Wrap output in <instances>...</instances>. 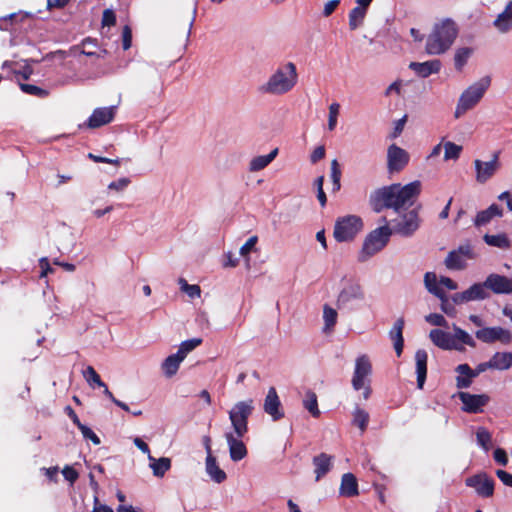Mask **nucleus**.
<instances>
[{
  "instance_id": "obj_1",
  "label": "nucleus",
  "mask_w": 512,
  "mask_h": 512,
  "mask_svg": "<svg viewBox=\"0 0 512 512\" xmlns=\"http://www.w3.org/2000/svg\"><path fill=\"white\" fill-rule=\"evenodd\" d=\"M421 193V182L415 180L404 186L392 184L375 190L370 195V204L375 212H381L384 208H391L396 212L412 206Z\"/></svg>"
},
{
  "instance_id": "obj_2",
  "label": "nucleus",
  "mask_w": 512,
  "mask_h": 512,
  "mask_svg": "<svg viewBox=\"0 0 512 512\" xmlns=\"http://www.w3.org/2000/svg\"><path fill=\"white\" fill-rule=\"evenodd\" d=\"M193 23L194 16H178L168 21L165 30L163 54L169 65L178 61L183 56Z\"/></svg>"
},
{
  "instance_id": "obj_3",
  "label": "nucleus",
  "mask_w": 512,
  "mask_h": 512,
  "mask_svg": "<svg viewBox=\"0 0 512 512\" xmlns=\"http://www.w3.org/2000/svg\"><path fill=\"white\" fill-rule=\"evenodd\" d=\"M459 35V26L452 18L435 22L426 38L425 52L428 55H442L454 44Z\"/></svg>"
},
{
  "instance_id": "obj_4",
  "label": "nucleus",
  "mask_w": 512,
  "mask_h": 512,
  "mask_svg": "<svg viewBox=\"0 0 512 512\" xmlns=\"http://www.w3.org/2000/svg\"><path fill=\"white\" fill-rule=\"evenodd\" d=\"M299 75L293 62L279 65L259 87V92L272 96H282L291 92L298 84Z\"/></svg>"
},
{
  "instance_id": "obj_5",
  "label": "nucleus",
  "mask_w": 512,
  "mask_h": 512,
  "mask_svg": "<svg viewBox=\"0 0 512 512\" xmlns=\"http://www.w3.org/2000/svg\"><path fill=\"white\" fill-rule=\"evenodd\" d=\"M491 85V77L484 76L477 82L468 86L460 95L454 117L456 119L462 117L467 111L472 110L484 97L486 91Z\"/></svg>"
},
{
  "instance_id": "obj_6",
  "label": "nucleus",
  "mask_w": 512,
  "mask_h": 512,
  "mask_svg": "<svg viewBox=\"0 0 512 512\" xmlns=\"http://www.w3.org/2000/svg\"><path fill=\"white\" fill-rule=\"evenodd\" d=\"M392 231L388 225L373 230L365 239L359 260L365 262L374 254L381 251L387 244Z\"/></svg>"
},
{
  "instance_id": "obj_7",
  "label": "nucleus",
  "mask_w": 512,
  "mask_h": 512,
  "mask_svg": "<svg viewBox=\"0 0 512 512\" xmlns=\"http://www.w3.org/2000/svg\"><path fill=\"white\" fill-rule=\"evenodd\" d=\"M254 410V401L247 399L237 402L229 411V419L233 432L243 437L248 432V418Z\"/></svg>"
},
{
  "instance_id": "obj_8",
  "label": "nucleus",
  "mask_w": 512,
  "mask_h": 512,
  "mask_svg": "<svg viewBox=\"0 0 512 512\" xmlns=\"http://www.w3.org/2000/svg\"><path fill=\"white\" fill-rule=\"evenodd\" d=\"M372 373V365L366 355L358 357L355 361V369L352 377V386L355 390L364 389L363 398L367 400L371 394L369 376Z\"/></svg>"
},
{
  "instance_id": "obj_9",
  "label": "nucleus",
  "mask_w": 512,
  "mask_h": 512,
  "mask_svg": "<svg viewBox=\"0 0 512 512\" xmlns=\"http://www.w3.org/2000/svg\"><path fill=\"white\" fill-rule=\"evenodd\" d=\"M421 223L422 219L418 209H412L400 214L399 217L394 220L393 227L390 229L392 234H397L402 237H411L420 228Z\"/></svg>"
},
{
  "instance_id": "obj_10",
  "label": "nucleus",
  "mask_w": 512,
  "mask_h": 512,
  "mask_svg": "<svg viewBox=\"0 0 512 512\" xmlns=\"http://www.w3.org/2000/svg\"><path fill=\"white\" fill-rule=\"evenodd\" d=\"M477 257L473 246L470 242L460 245L457 249L451 250L445 260L444 264L449 270L461 271L466 269L467 262Z\"/></svg>"
},
{
  "instance_id": "obj_11",
  "label": "nucleus",
  "mask_w": 512,
  "mask_h": 512,
  "mask_svg": "<svg viewBox=\"0 0 512 512\" xmlns=\"http://www.w3.org/2000/svg\"><path fill=\"white\" fill-rule=\"evenodd\" d=\"M362 229L360 217L348 215L336 221L334 238L339 242L349 241Z\"/></svg>"
},
{
  "instance_id": "obj_12",
  "label": "nucleus",
  "mask_w": 512,
  "mask_h": 512,
  "mask_svg": "<svg viewBox=\"0 0 512 512\" xmlns=\"http://www.w3.org/2000/svg\"><path fill=\"white\" fill-rule=\"evenodd\" d=\"M475 336L483 343L500 342L508 345L512 341V332L500 326L483 327L475 332Z\"/></svg>"
},
{
  "instance_id": "obj_13",
  "label": "nucleus",
  "mask_w": 512,
  "mask_h": 512,
  "mask_svg": "<svg viewBox=\"0 0 512 512\" xmlns=\"http://www.w3.org/2000/svg\"><path fill=\"white\" fill-rule=\"evenodd\" d=\"M409 153L397 146L391 144L387 149V169L389 173H398L402 171L409 163Z\"/></svg>"
},
{
  "instance_id": "obj_14",
  "label": "nucleus",
  "mask_w": 512,
  "mask_h": 512,
  "mask_svg": "<svg viewBox=\"0 0 512 512\" xmlns=\"http://www.w3.org/2000/svg\"><path fill=\"white\" fill-rule=\"evenodd\" d=\"M474 166L476 171V181L480 184L486 183L500 169L499 153H494L490 161H481L476 159L474 161Z\"/></svg>"
},
{
  "instance_id": "obj_15",
  "label": "nucleus",
  "mask_w": 512,
  "mask_h": 512,
  "mask_svg": "<svg viewBox=\"0 0 512 512\" xmlns=\"http://www.w3.org/2000/svg\"><path fill=\"white\" fill-rule=\"evenodd\" d=\"M490 297L485 281L482 283H475L467 290L455 293L452 295V302L457 305L467 303L475 300H484Z\"/></svg>"
},
{
  "instance_id": "obj_16",
  "label": "nucleus",
  "mask_w": 512,
  "mask_h": 512,
  "mask_svg": "<svg viewBox=\"0 0 512 512\" xmlns=\"http://www.w3.org/2000/svg\"><path fill=\"white\" fill-rule=\"evenodd\" d=\"M116 114V107H100L93 110L88 118L86 125L88 128L95 129L111 123Z\"/></svg>"
},
{
  "instance_id": "obj_17",
  "label": "nucleus",
  "mask_w": 512,
  "mask_h": 512,
  "mask_svg": "<svg viewBox=\"0 0 512 512\" xmlns=\"http://www.w3.org/2000/svg\"><path fill=\"white\" fill-rule=\"evenodd\" d=\"M458 397L463 403V410L468 413H480L488 403L489 397L485 394L476 395L468 392H459Z\"/></svg>"
},
{
  "instance_id": "obj_18",
  "label": "nucleus",
  "mask_w": 512,
  "mask_h": 512,
  "mask_svg": "<svg viewBox=\"0 0 512 512\" xmlns=\"http://www.w3.org/2000/svg\"><path fill=\"white\" fill-rule=\"evenodd\" d=\"M466 485L473 487L483 497H491L494 493V481L486 474L475 475L466 479Z\"/></svg>"
},
{
  "instance_id": "obj_19",
  "label": "nucleus",
  "mask_w": 512,
  "mask_h": 512,
  "mask_svg": "<svg viewBox=\"0 0 512 512\" xmlns=\"http://www.w3.org/2000/svg\"><path fill=\"white\" fill-rule=\"evenodd\" d=\"M485 285L495 294L512 293V279L500 274H489L485 279Z\"/></svg>"
},
{
  "instance_id": "obj_20",
  "label": "nucleus",
  "mask_w": 512,
  "mask_h": 512,
  "mask_svg": "<svg viewBox=\"0 0 512 512\" xmlns=\"http://www.w3.org/2000/svg\"><path fill=\"white\" fill-rule=\"evenodd\" d=\"M364 298V291L358 282H349L340 291L337 298V307L341 308L352 300H361Z\"/></svg>"
},
{
  "instance_id": "obj_21",
  "label": "nucleus",
  "mask_w": 512,
  "mask_h": 512,
  "mask_svg": "<svg viewBox=\"0 0 512 512\" xmlns=\"http://www.w3.org/2000/svg\"><path fill=\"white\" fill-rule=\"evenodd\" d=\"M280 406L281 402L276 389L274 387H270L264 400V411L269 414L274 421H277L284 417V413L280 409Z\"/></svg>"
},
{
  "instance_id": "obj_22",
  "label": "nucleus",
  "mask_w": 512,
  "mask_h": 512,
  "mask_svg": "<svg viewBox=\"0 0 512 512\" xmlns=\"http://www.w3.org/2000/svg\"><path fill=\"white\" fill-rule=\"evenodd\" d=\"M429 338L433 342L434 345L443 349V350H462V346L457 344L452 337V335L448 332H445L440 329H433L429 333Z\"/></svg>"
},
{
  "instance_id": "obj_23",
  "label": "nucleus",
  "mask_w": 512,
  "mask_h": 512,
  "mask_svg": "<svg viewBox=\"0 0 512 512\" xmlns=\"http://www.w3.org/2000/svg\"><path fill=\"white\" fill-rule=\"evenodd\" d=\"M241 438L242 437H238L234 432L225 434V439L229 446L230 458L234 462L240 461L247 456V448Z\"/></svg>"
},
{
  "instance_id": "obj_24",
  "label": "nucleus",
  "mask_w": 512,
  "mask_h": 512,
  "mask_svg": "<svg viewBox=\"0 0 512 512\" xmlns=\"http://www.w3.org/2000/svg\"><path fill=\"white\" fill-rule=\"evenodd\" d=\"M409 68L417 73L420 77L426 78L431 74L438 73L441 68V62L438 59L426 62H411Z\"/></svg>"
},
{
  "instance_id": "obj_25",
  "label": "nucleus",
  "mask_w": 512,
  "mask_h": 512,
  "mask_svg": "<svg viewBox=\"0 0 512 512\" xmlns=\"http://www.w3.org/2000/svg\"><path fill=\"white\" fill-rule=\"evenodd\" d=\"M493 25L500 33H507L512 29V0L508 2L504 11L497 16Z\"/></svg>"
},
{
  "instance_id": "obj_26",
  "label": "nucleus",
  "mask_w": 512,
  "mask_h": 512,
  "mask_svg": "<svg viewBox=\"0 0 512 512\" xmlns=\"http://www.w3.org/2000/svg\"><path fill=\"white\" fill-rule=\"evenodd\" d=\"M404 319L402 317L398 318L394 323L393 327L389 331V336L394 343V349L396 351L397 356H400L403 351L404 339H403V328H404Z\"/></svg>"
},
{
  "instance_id": "obj_27",
  "label": "nucleus",
  "mask_w": 512,
  "mask_h": 512,
  "mask_svg": "<svg viewBox=\"0 0 512 512\" xmlns=\"http://www.w3.org/2000/svg\"><path fill=\"white\" fill-rule=\"evenodd\" d=\"M427 353L425 350L419 349L415 353L417 386L423 388L427 375Z\"/></svg>"
},
{
  "instance_id": "obj_28",
  "label": "nucleus",
  "mask_w": 512,
  "mask_h": 512,
  "mask_svg": "<svg viewBox=\"0 0 512 512\" xmlns=\"http://www.w3.org/2000/svg\"><path fill=\"white\" fill-rule=\"evenodd\" d=\"M205 469L210 479L217 484H220L227 479L225 471L219 467L215 456L206 457Z\"/></svg>"
},
{
  "instance_id": "obj_29",
  "label": "nucleus",
  "mask_w": 512,
  "mask_h": 512,
  "mask_svg": "<svg viewBox=\"0 0 512 512\" xmlns=\"http://www.w3.org/2000/svg\"><path fill=\"white\" fill-rule=\"evenodd\" d=\"M340 495L345 497H353L359 494L358 482L354 474L345 473L341 478Z\"/></svg>"
},
{
  "instance_id": "obj_30",
  "label": "nucleus",
  "mask_w": 512,
  "mask_h": 512,
  "mask_svg": "<svg viewBox=\"0 0 512 512\" xmlns=\"http://www.w3.org/2000/svg\"><path fill=\"white\" fill-rule=\"evenodd\" d=\"M278 152H279L278 148H274L267 155H260V156L253 157L249 161L248 170L251 173L263 170L276 158V156L278 155Z\"/></svg>"
},
{
  "instance_id": "obj_31",
  "label": "nucleus",
  "mask_w": 512,
  "mask_h": 512,
  "mask_svg": "<svg viewBox=\"0 0 512 512\" xmlns=\"http://www.w3.org/2000/svg\"><path fill=\"white\" fill-rule=\"evenodd\" d=\"M502 215V209L498 205L492 204L487 209L477 213L474 219V224L477 227L484 226L488 224L494 217H501Z\"/></svg>"
},
{
  "instance_id": "obj_32",
  "label": "nucleus",
  "mask_w": 512,
  "mask_h": 512,
  "mask_svg": "<svg viewBox=\"0 0 512 512\" xmlns=\"http://www.w3.org/2000/svg\"><path fill=\"white\" fill-rule=\"evenodd\" d=\"M332 457L326 453H321L313 458L315 467L316 481H319L331 469Z\"/></svg>"
},
{
  "instance_id": "obj_33",
  "label": "nucleus",
  "mask_w": 512,
  "mask_h": 512,
  "mask_svg": "<svg viewBox=\"0 0 512 512\" xmlns=\"http://www.w3.org/2000/svg\"><path fill=\"white\" fill-rule=\"evenodd\" d=\"M182 361L183 359L179 357L177 354H172L168 356L162 363L164 376L167 378H172L173 376H175L179 370Z\"/></svg>"
},
{
  "instance_id": "obj_34",
  "label": "nucleus",
  "mask_w": 512,
  "mask_h": 512,
  "mask_svg": "<svg viewBox=\"0 0 512 512\" xmlns=\"http://www.w3.org/2000/svg\"><path fill=\"white\" fill-rule=\"evenodd\" d=\"M490 360L493 369L507 370L512 367V352H496Z\"/></svg>"
},
{
  "instance_id": "obj_35",
  "label": "nucleus",
  "mask_w": 512,
  "mask_h": 512,
  "mask_svg": "<svg viewBox=\"0 0 512 512\" xmlns=\"http://www.w3.org/2000/svg\"><path fill=\"white\" fill-rule=\"evenodd\" d=\"M483 240L487 245L501 249H509L511 246V242L505 233L496 235L485 234Z\"/></svg>"
},
{
  "instance_id": "obj_36",
  "label": "nucleus",
  "mask_w": 512,
  "mask_h": 512,
  "mask_svg": "<svg viewBox=\"0 0 512 512\" xmlns=\"http://www.w3.org/2000/svg\"><path fill=\"white\" fill-rule=\"evenodd\" d=\"M134 444L143 453H147L148 454V458L150 460V467L153 470V474L155 476H160V458L156 459L153 456H151L148 444L146 442H144L141 438L136 437L134 439Z\"/></svg>"
},
{
  "instance_id": "obj_37",
  "label": "nucleus",
  "mask_w": 512,
  "mask_h": 512,
  "mask_svg": "<svg viewBox=\"0 0 512 512\" xmlns=\"http://www.w3.org/2000/svg\"><path fill=\"white\" fill-rule=\"evenodd\" d=\"M338 313L337 311L325 304L323 307V320H324V328L323 331L325 333L330 332L337 323Z\"/></svg>"
},
{
  "instance_id": "obj_38",
  "label": "nucleus",
  "mask_w": 512,
  "mask_h": 512,
  "mask_svg": "<svg viewBox=\"0 0 512 512\" xmlns=\"http://www.w3.org/2000/svg\"><path fill=\"white\" fill-rule=\"evenodd\" d=\"M472 54H473V49L470 47L458 48L454 54L455 69L458 71H461Z\"/></svg>"
},
{
  "instance_id": "obj_39",
  "label": "nucleus",
  "mask_w": 512,
  "mask_h": 512,
  "mask_svg": "<svg viewBox=\"0 0 512 512\" xmlns=\"http://www.w3.org/2000/svg\"><path fill=\"white\" fill-rule=\"evenodd\" d=\"M367 10L363 7H355L349 13V28L351 30H356L359 26L363 24L364 18L366 16Z\"/></svg>"
},
{
  "instance_id": "obj_40",
  "label": "nucleus",
  "mask_w": 512,
  "mask_h": 512,
  "mask_svg": "<svg viewBox=\"0 0 512 512\" xmlns=\"http://www.w3.org/2000/svg\"><path fill=\"white\" fill-rule=\"evenodd\" d=\"M303 406L313 417H319L320 410L318 408L317 395L313 391L308 390L306 392L305 398L303 400Z\"/></svg>"
},
{
  "instance_id": "obj_41",
  "label": "nucleus",
  "mask_w": 512,
  "mask_h": 512,
  "mask_svg": "<svg viewBox=\"0 0 512 512\" xmlns=\"http://www.w3.org/2000/svg\"><path fill=\"white\" fill-rule=\"evenodd\" d=\"M201 343H202L201 338H192L189 340H185L180 344L179 349L175 354H177L179 357H181L184 360L187 357V355L191 351L196 349L198 346H200Z\"/></svg>"
},
{
  "instance_id": "obj_42",
  "label": "nucleus",
  "mask_w": 512,
  "mask_h": 512,
  "mask_svg": "<svg viewBox=\"0 0 512 512\" xmlns=\"http://www.w3.org/2000/svg\"><path fill=\"white\" fill-rule=\"evenodd\" d=\"M444 147V160H457L460 157V154L463 150L461 145H458L454 142L447 141L443 143Z\"/></svg>"
},
{
  "instance_id": "obj_43",
  "label": "nucleus",
  "mask_w": 512,
  "mask_h": 512,
  "mask_svg": "<svg viewBox=\"0 0 512 512\" xmlns=\"http://www.w3.org/2000/svg\"><path fill=\"white\" fill-rule=\"evenodd\" d=\"M20 89L29 95L44 99L49 96V91L46 89H43L39 86L33 85V84H27V83H21Z\"/></svg>"
},
{
  "instance_id": "obj_44",
  "label": "nucleus",
  "mask_w": 512,
  "mask_h": 512,
  "mask_svg": "<svg viewBox=\"0 0 512 512\" xmlns=\"http://www.w3.org/2000/svg\"><path fill=\"white\" fill-rule=\"evenodd\" d=\"M369 421V414L360 408H356L353 413V424L358 426L361 432H364L367 428Z\"/></svg>"
},
{
  "instance_id": "obj_45",
  "label": "nucleus",
  "mask_w": 512,
  "mask_h": 512,
  "mask_svg": "<svg viewBox=\"0 0 512 512\" xmlns=\"http://www.w3.org/2000/svg\"><path fill=\"white\" fill-rule=\"evenodd\" d=\"M454 329V335L452 337L454 338L455 342L458 344V342H461L462 344H466L470 347H475L476 343L473 340V338L463 329L453 326Z\"/></svg>"
},
{
  "instance_id": "obj_46",
  "label": "nucleus",
  "mask_w": 512,
  "mask_h": 512,
  "mask_svg": "<svg viewBox=\"0 0 512 512\" xmlns=\"http://www.w3.org/2000/svg\"><path fill=\"white\" fill-rule=\"evenodd\" d=\"M476 438L478 444L485 450L488 451L491 447L492 436L490 432L484 428L479 427L476 432Z\"/></svg>"
},
{
  "instance_id": "obj_47",
  "label": "nucleus",
  "mask_w": 512,
  "mask_h": 512,
  "mask_svg": "<svg viewBox=\"0 0 512 512\" xmlns=\"http://www.w3.org/2000/svg\"><path fill=\"white\" fill-rule=\"evenodd\" d=\"M488 369H493L491 360L483 362L477 365L473 370L468 364H460L459 370L470 373L471 376L477 377L480 373L485 372Z\"/></svg>"
},
{
  "instance_id": "obj_48",
  "label": "nucleus",
  "mask_w": 512,
  "mask_h": 512,
  "mask_svg": "<svg viewBox=\"0 0 512 512\" xmlns=\"http://www.w3.org/2000/svg\"><path fill=\"white\" fill-rule=\"evenodd\" d=\"M455 371L459 374L456 377V387L458 389H464V388L470 387V385L472 384V380L475 377L471 376L470 373H468V372L459 370V365L456 367Z\"/></svg>"
},
{
  "instance_id": "obj_49",
  "label": "nucleus",
  "mask_w": 512,
  "mask_h": 512,
  "mask_svg": "<svg viewBox=\"0 0 512 512\" xmlns=\"http://www.w3.org/2000/svg\"><path fill=\"white\" fill-rule=\"evenodd\" d=\"M179 284L181 291L186 293L190 298H198L201 296V289L199 285H190L183 278L179 279Z\"/></svg>"
},
{
  "instance_id": "obj_50",
  "label": "nucleus",
  "mask_w": 512,
  "mask_h": 512,
  "mask_svg": "<svg viewBox=\"0 0 512 512\" xmlns=\"http://www.w3.org/2000/svg\"><path fill=\"white\" fill-rule=\"evenodd\" d=\"M83 375L90 385L95 384L98 387L105 386V383L101 380L99 374L92 366H88L86 370L83 371Z\"/></svg>"
},
{
  "instance_id": "obj_51",
  "label": "nucleus",
  "mask_w": 512,
  "mask_h": 512,
  "mask_svg": "<svg viewBox=\"0 0 512 512\" xmlns=\"http://www.w3.org/2000/svg\"><path fill=\"white\" fill-rule=\"evenodd\" d=\"M340 178H341V170L339 168V163L336 159H333L331 161V179L333 182V191H339L341 184H340Z\"/></svg>"
},
{
  "instance_id": "obj_52",
  "label": "nucleus",
  "mask_w": 512,
  "mask_h": 512,
  "mask_svg": "<svg viewBox=\"0 0 512 512\" xmlns=\"http://www.w3.org/2000/svg\"><path fill=\"white\" fill-rule=\"evenodd\" d=\"M424 285L426 289L432 294L439 288V279L437 278L436 274L433 272H427L424 275Z\"/></svg>"
},
{
  "instance_id": "obj_53",
  "label": "nucleus",
  "mask_w": 512,
  "mask_h": 512,
  "mask_svg": "<svg viewBox=\"0 0 512 512\" xmlns=\"http://www.w3.org/2000/svg\"><path fill=\"white\" fill-rule=\"evenodd\" d=\"M340 105L332 103L329 106L328 129L333 131L337 125V117L339 115Z\"/></svg>"
},
{
  "instance_id": "obj_54",
  "label": "nucleus",
  "mask_w": 512,
  "mask_h": 512,
  "mask_svg": "<svg viewBox=\"0 0 512 512\" xmlns=\"http://www.w3.org/2000/svg\"><path fill=\"white\" fill-rule=\"evenodd\" d=\"M258 237L251 236L241 247H240V255L244 258H248L249 253L255 248L257 244Z\"/></svg>"
},
{
  "instance_id": "obj_55",
  "label": "nucleus",
  "mask_w": 512,
  "mask_h": 512,
  "mask_svg": "<svg viewBox=\"0 0 512 512\" xmlns=\"http://www.w3.org/2000/svg\"><path fill=\"white\" fill-rule=\"evenodd\" d=\"M425 320L434 326H441V327H447L448 323L443 315L438 313H431L425 316Z\"/></svg>"
},
{
  "instance_id": "obj_56",
  "label": "nucleus",
  "mask_w": 512,
  "mask_h": 512,
  "mask_svg": "<svg viewBox=\"0 0 512 512\" xmlns=\"http://www.w3.org/2000/svg\"><path fill=\"white\" fill-rule=\"evenodd\" d=\"M79 430L81 431L83 437L85 439H89L92 441L94 445H99L101 443L100 438L93 432L91 428L86 425H82Z\"/></svg>"
},
{
  "instance_id": "obj_57",
  "label": "nucleus",
  "mask_w": 512,
  "mask_h": 512,
  "mask_svg": "<svg viewBox=\"0 0 512 512\" xmlns=\"http://www.w3.org/2000/svg\"><path fill=\"white\" fill-rule=\"evenodd\" d=\"M102 26H114L116 24V15L113 10L105 9L102 14Z\"/></svg>"
},
{
  "instance_id": "obj_58",
  "label": "nucleus",
  "mask_w": 512,
  "mask_h": 512,
  "mask_svg": "<svg viewBox=\"0 0 512 512\" xmlns=\"http://www.w3.org/2000/svg\"><path fill=\"white\" fill-rule=\"evenodd\" d=\"M132 45V30L128 25H125L122 30V47L128 50Z\"/></svg>"
},
{
  "instance_id": "obj_59",
  "label": "nucleus",
  "mask_w": 512,
  "mask_h": 512,
  "mask_svg": "<svg viewBox=\"0 0 512 512\" xmlns=\"http://www.w3.org/2000/svg\"><path fill=\"white\" fill-rule=\"evenodd\" d=\"M62 474L64 478L71 484H74L79 477L77 470L71 466H65L62 470Z\"/></svg>"
},
{
  "instance_id": "obj_60",
  "label": "nucleus",
  "mask_w": 512,
  "mask_h": 512,
  "mask_svg": "<svg viewBox=\"0 0 512 512\" xmlns=\"http://www.w3.org/2000/svg\"><path fill=\"white\" fill-rule=\"evenodd\" d=\"M130 183V180L128 178H120L116 181L111 182L108 185V188L111 190L121 191L125 189Z\"/></svg>"
},
{
  "instance_id": "obj_61",
  "label": "nucleus",
  "mask_w": 512,
  "mask_h": 512,
  "mask_svg": "<svg viewBox=\"0 0 512 512\" xmlns=\"http://www.w3.org/2000/svg\"><path fill=\"white\" fill-rule=\"evenodd\" d=\"M325 157V147L323 145H320L314 149L310 156L311 162L317 163L319 160L323 159Z\"/></svg>"
},
{
  "instance_id": "obj_62",
  "label": "nucleus",
  "mask_w": 512,
  "mask_h": 512,
  "mask_svg": "<svg viewBox=\"0 0 512 512\" xmlns=\"http://www.w3.org/2000/svg\"><path fill=\"white\" fill-rule=\"evenodd\" d=\"M494 459L497 463H499L500 465H507L508 463V457H507V454L505 452V450L501 449V448H497L495 451H494Z\"/></svg>"
},
{
  "instance_id": "obj_63",
  "label": "nucleus",
  "mask_w": 512,
  "mask_h": 512,
  "mask_svg": "<svg viewBox=\"0 0 512 512\" xmlns=\"http://www.w3.org/2000/svg\"><path fill=\"white\" fill-rule=\"evenodd\" d=\"M339 3H340V0H330L327 3H325L324 9H323V15L325 17L330 16L335 11V9L338 7Z\"/></svg>"
},
{
  "instance_id": "obj_64",
  "label": "nucleus",
  "mask_w": 512,
  "mask_h": 512,
  "mask_svg": "<svg viewBox=\"0 0 512 512\" xmlns=\"http://www.w3.org/2000/svg\"><path fill=\"white\" fill-rule=\"evenodd\" d=\"M496 475L503 482L504 485L512 487V474L499 469L496 471Z\"/></svg>"
}]
</instances>
